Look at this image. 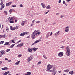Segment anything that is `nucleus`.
<instances>
[{
  "label": "nucleus",
  "mask_w": 75,
  "mask_h": 75,
  "mask_svg": "<svg viewBox=\"0 0 75 75\" xmlns=\"http://www.w3.org/2000/svg\"><path fill=\"white\" fill-rule=\"evenodd\" d=\"M56 73H57V71H53V72L52 73L53 75H55Z\"/></svg>",
  "instance_id": "obj_24"
},
{
  "label": "nucleus",
  "mask_w": 75,
  "mask_h": 75,
  "mask_svg": "<svg viewBox=\"0 0 75 75\" xmlns=\"http://www.w3.org/2000/svg\"><path fill=\"white\" fill-rule=\"evenodd\" d=\"M14 45H15V44H13L10 46V48H13V47H14Z\"/></svg>",
  "instance_id": "obj_27"
},
{
  "label": "nucleus",
  "mask_w": 75,
  "mask_h": 75,
  "mask_svg": "<svg viewBox=\"0 0 75 75\" xmlns=\"http://www.w3.org/2000/svg\"><path fill=\"white\" fill-rule=\"evenodd\" d=\"M52 34V32H51L50 34V36H51Z\"/></svg>",
  "instance_id": "obj_55"
},
{
  "label": "nucleus",
  "mask_w": 75,
  "mask_h": 75,
  "mask_svg": "<svg viewBox=\"0 0 75 75\" xmlns=\"http://www.w3.org/2000/svg\"><path fill=\"white\" fill-rule=\"evenodd\" d=\"M28 52H32V50L30 48H28Z\"/></svg>",
  "instance_id": "obj_13"
},
{
  "label": "nucleus",
  "mask_w": 75,
  "mask_h": 75,
  "mask_svg": "<svg viewBox=\"0 0 75 75\" xmlns=\"http://www.w3.org/2000/svg\"><path fill=\"white\" fill-rule=\"evenodd\" d=\"M29 58H31L32 59H33V55H32L30 56L29 57Z\"/></svg>",
  "instance_id": "obj_39"
},
{
  "label": "nucleus",
  "mask_w": 75,
  "mask_h": 75,
  "mask_svg": "<svg viewBox=\"0 0 75 75\" xmlns=\"http://www.w3.org/2000/svg\"><path fill=\"white\" fill-rule=\"evenodd\" d=\"M12 11H13V12H15L16 11H15V10H14V9H12Z\"/></svg>",
  "instance_id": "obj_61"
},
{
  "label": "nucleus",
  "mask_w": 75,
  "mask_h": 75,
  "mask_svg": "<svg viewBox=\"0 0 75 75\" xmlns=\"http://www.w3.org/2000/svg\"><path fill=\"white\" fill-rule=\"evenodd\" d=\"M65 32H68L69 31V27H67L65 30Z\"/></svg>",
  "instance_id": "obj_9"
},
{
  "label": "nucleus",
  "mask_w": 75,
  "mask_h": 75,
  "mask_svg": "<svg viewBox=\"0 0 75 75\" xmlns=\"http://www.w3.org/2000/svg\"><path fill=\"white\" fill-rule=\"evenodd\" d=\"M60 17L61 18H63L64 17V16L63 15H61V16H60Z\"/></svg>",
  "instance_id": "obj_49"
},
{
  "label": "nucleus",
  "mask_w": 75,
  "mask_h": 75,
  "mask_svg": "<svg viewBox=\"0 0 75 75\" xmlns=\"http://www.w3.org/2000/svg\"><path fill=\"white\" fill-rule=\"evenodd\" d=\"M4 13L5 14H7V11H4Z\"/></svg>",
  "instance_id": "obj_42"
},
{
  "label": "nucleus",
  "mask_w": 75,
  "mask_h": 75,
  "mask_svg": "<svg viewBox=\"0 0 75 75\" xmlns=\"http://www.w3.org/2000/svg\"><path fill=\"white\" fill-rule=\"evenodd\" d=\"M6 54V51H4V53H3L2 54H0V57H2V55H3L4 54Z\"/></svg>",
  "instance_id": "obj_19"
},
{
  "label": "nucleus",
  "mask_w": 75,
  "mask_h": 75,
  "mask_svg": "<svg viewBox=\"0 0 75 75\" xmlns=\"http://www.w3.org/2000/svg\"><path fill=\"white\" fill-rule=\"evenodd\" d=\"M8 68L7 67H4V68H2L1 69H2V70H5V69H8Z\"/></svg>",
  "instance_id": "obj_20"
},
{
  "label": "nucleus",
  "mask_w": 75,
  "mask_h": 75,
  "mask_svg": "<svg viewBox=\"0 0 75 75\" xmlns=\"http://www.w3.org/2000/svg\"><path fill=\"white\" fill-rule=\"evenodd\" d=\"M47 21V19H45V22H46V21Z\"/></svg>",
  "instance_id": "obj_59"
},
{
  "label": "nucleus",
  "mask_w": 75,
  "mask_h": 75,
  "mask_svg": "<svg viewBox=\"0 0 75 75\" xmlns=\"http://www.w3.org/2000/svg\"><path fill=\"white\" fill-rule=\"evenodd\" d=\"M4 43V41H2L0 42V44H2Z\"/></svg>",
  "instance_id": "obj_37"
},
{
  "label": "nucleus",
  "mask_w": 75,
  "mask_h": 75,
  "mask_svg": "<svg viewBox=\"0 0 75 75\" xmlns=\"http://www.w3.org/2000/svg\"><path fill=\"white\" fill-rule=\"evenodd\" d=\"M27 73L28 74V75H30L31 74V72H28Z\"/></svg>",
  "instance_id": "obj_35"
},
{
  "label": "nucleus",
  "mask_w": 75,
  "mask_h": 75,
  "mask_svg": "<svg viewBox=\"0 0 75 75\" xmlns=\"http://www.w3.org/2000/svg\"><path fill=\"white\" fill-rule=\"evenodd\" d=\"M5 60L7 61V60H8V59H7V58H6L5 59Z\"/></svg>",
  "instance_id": "obj_62"
},
{
  "label": "nucleus",
  "mask_w": 75,
  "mask_h": 75,
  "mask_svg": "<svg viewBox=\"0 0 75 75\" xmlns=\"http://www.w3.org/2000/svg\"><path fill=\"white\" fill-rule=\"evenodd\" d=\"M25 34H27V33H22L20 34L19 35H20V36H23V35H25Z\"/></svg>",
  "instance_id": "obj_7"
},
{
  "label": "nucleus",
  "mask_w": 75,
  "mask_h": 75,
  "mask_svg": "<svg viewBox=\"0 0 75 75\" xmlns=\"http://www.w3.org/2000/svg\"><path fill=\"white\" fill-rule=\"evenodd\" d=\"M3 4V3L2 1L0 4V5H2L1 6V8H0V10H2L3 8H4V4Z\"/></svg>",
  "instance_id": "obj_4"
},
{
  "label": "nucleus",
  "mask_w": 75,
  "mask_h": 75,
  "mask_svg": "<svg viewBox=\"0 0 75 75\" xmlns=\"http://www.w3.org/2000/svg\"><path fill=\"white\" fill-rule=\"evenodd\" d=\"M2 38H6V35H2Z\"/></svg>",
  "instance_id": "obj_34"
},
{
  "label": "nucleus",
  "mask_w": 75,
  "mask_h": 75,
  "mask_svg": "<svg viewBox=\"0 0 75 75\" xmlns=\"http://www.w3.org/2000/svg\"><path fill=\"white\" fill-rule=\"evenodd\" d=\"M41 41V40H38L36 41L35 42V44H36V43H37V42H40V41Z\"/></svg>",
  "instance_id": "obj_21"
},
{
  "label": "nucleus",
  "mask_w": 75,
  "mask_h": 75,
  "mask_svg": "<svg viewBox=\"0 0 75 75\" xmlns=\"http://www.w3.org/2000/svg\"><path fill=\"white\" fill-rule=\"evenodd\" d=\"M10 51V49H7L6 50V52H8V51Z\"/></svg>",
  "instance_id": "obj_33"
},
{
  "label": "nucleus",
  "mask_w": 75,
  "mask_h": 75,
  "mask_svg": "<svg viewBox=\"0 0 75 75\" xmlns=\"http://www.w3.org/2000/svg\"><path fill=\"white\" fill-rule=\"evenodd\" d=\"M0 53L3 54L4 52V50H2L0 52Z\"/></svg>",
  "instance_id": "obj_29"
},
{
  "label": "nucleus",
  "mask_w": 75,
  "mask_h": 75,
  "mask_svg": "<svg viewBox=\"0 0 75 75\" xmlns=\"http://www.w3.org/2000/svg\"><path fill=\"white\" fill-rule=\"evenodd\" d=\"M25 23V21H23L22 22L21 25H22V26H23V25H24V23Z\"/></svg>",
  "instance_id": "obj_28"
},
{
  "label": "nucleus",
  "mask_w": 75,
  "mask_h": 75,
  "mask_svg": "<svg viewBox=\"0 0 75 75\" xmlns=\"http://www.w3.org/2000/svg\"><path fill=\"white\" fill-rule=\"evenodd\" d=\"M60 48H62V49L63 50L64 49V46H62V47H60Z\"/></svg>",
  "instance_id": "obj_43"
},
{
  "label": "nucleus",
  "mask_w": 75,
  "mask_h": 75,
  "mask_svg": "<svg viewBox=\"0 0 75 75\" xmlns=\"http://www.w3.org/2000/svg\"><path fill=\"white\" fill-rule=\"evenodd\" d=\"M63 4H65V1L64 0V1H63Z\"/></svg>",
  "instance_id": "obj_51"
},
{
  "label": "nucleus",
  "mask_w": 75,
  "mask_h": 75,
  "mask_svg": "<svg viewBox=\"0 0 75 75\" xmlns=\"http://www.w3.org/2000/svg\"><path fill=\"white\" fill-rule=\"evenodd\" d=\"M10 44L9 43V42H6L5 44L4 45H10Z\"/></svg>",
  "instance_id": "obj_12"
},
{
  "label": "nucleus",
  "mask_w": 75,
  "mask_h": 75,
  "mask_svg": "<svg viewBox=\"0 0 75 75\" xmlns=\"http://www.w3.org/2000/svg\"><path fill=\"white\" fill-rule=\"evenodd\" d=\"M13 19V17H11V18H8V21H11V19Z\"/></svg>",
  "instance_id": "obj_26"
},
{
  "label": "nucleus",
  "mask_w": 75,
  "mask_h": 75,
  "mask_svg": "<svg viewBox=\"0 0 75 75\" xmlns=\"http://www.w3.org/2000/svg\"><path fill=\"white\" fill-rule=\"evenodd\" d=\"M50 36V34L48 33L47 34V35L46 36V38H48L49 36Z\"/></svg>",
  "instance_id": "obj_25"
},
{
  "label": "nucleus",
  "mask_w": 75,
  "mask_h": 75,
  "mask_svg": "<svg viewBox=\"0 0 75 75\" xmlns=\"http://www.w3.org/2000/svg\"><path fill=\"white\" fill-rule=\"evenodd\" d=\"M41 4L43 8H45L46 6L45 4H44L42 3H41Z\"/></svg>",
  "instance_id": "obj_14"
},
{
  "label": "nucleus",
  "mask_w": 75,
  "mask_h": 75,
  "mask_svg": "<svg viewBox=\"0 0 75 75\" xmlns=\"http://www.w3.org/2000/svg\"><path fill=\"white\" fill-rule=\"evenodd\" d=\"M9 29L8 28H7L6 29V31H7V32H8V30H9Z\"/></svg>",
  "instance_id": "obj_45"
},
{
  "label": "nucleus",
  "mask_w": 75,
  "mask_h": 75,
  "mask_svg": "<svg viewBox=\"0 0 75 75\" xmlns=\"http://www.w3.org/2000/svg\"><path fill=\"white\" fill-rule=\"evenodd\" d=\"M66 54L67 56H69L71 55V52H70V50L68 49L66 51Z\"/></svg>",
  "instance_id": "obj_2"
},
{
  "label": "nucleus",
  "mask_w": 75,
  "mask_h": 75,
  "mask_svg": "<svg viewBox=\"0 0 75 75\" xmlns=\"http://www.w3.org/2000/svg\"><path fill=\"white\" fill-rule=\"evenodd\" d=\"M38 48H35L34 47L33 48L32 50H33L34 51H37V50H38Z\"/></svg>",
  "instance_id": "obj_11"
},
{
  "label": "nucleus",
  "mask_w": 75,
  "mask_h": 75,
  "mask_svg": "<svg viewBox=\"0 0 75 75\" xmlns=\"http://www.w3.org/2000/svg\"><path fill=\"white\" fill-rule=\"evenodd\" d=\"M64 55V53L63 52H60L59 53L58 55L59 57H62Z\"/></svg>",
  "instance_id": "obj_6"
},
{
  "label": "nucleus",
  "mask_w": 75,
  "mask_h": 75,
  "mask_svg": "<svg viewBox=\"0 0 75 75\" xmlns=\"http://www.w3.org/2000/svg\"><path fill=\"white\" fill-rule=\"evenodd\" d=\"M66 49H67V50H69V47H66Z\"/></svg>",
  "instance_id": "obj_52"
},
{
  "label": "nucleus",
  "mask_w": 75,
  "mask_h": 75,
  "mask_svg": "<svg viewBox=\"0 0 75 75\" xmlns=\"http://www.w3.org/2000/svg\"><path fill=\"white\" fill-rule=\"evenodd\" d=\"M32 59L30 58V57H29L28 58L27 61L28 62V64H30V62H29L30 61H31Z\"/></svg>",
  "instance_id": "obj_8"
},
{
  "label": "nucleus",
  "mask_w": 75,
  "mask_h": 75,
  "mask_svg": "<svg viewBox=\"0 0 75 75\" xmlns=\"http://www.w3.org/2000/svg\"><path fill=\"white\" fill-rule=\"evenodd\" d=\"M58 72H59V73H61V71H59Z\"/></svg>",
  "instance_id": "obj_63"
},
{
  "label": "nucleus",
  "mask_w": 75,
  "mask_h": 75,
  "mask_svg": "<svg viewBox=\"0 0 75 75\" xmlns=\"http://www.w3.org/2000/svg\"><path fill=\"white\" fill-rule=\"evenodd\" d=\"M11 42H13V43H15V42H14V40H11Z\"/></svg>",
  "instance_id": "obj_44"
},
{
  "label": "nucleus",
  "mask_w": 75,
  "mask_h": 75,
  "mask_svg": "<svg viewBox=\"0 0 75 75\" xmlns=\"http://www.w3.org/2000/svg\"><path fill=\"white\" fill-rule=\"evenodd\" d=\"M74 73H75V72L72 71H70V72L69 73V74H71V75H73V74H74Z\"/></svg>",
  "instance_id": "obj_10"
},
{
  "label": "nucleus",
  "mask_w": 75,
  "mask_h": 75,
  "mask_svg": "<svg viewBox=\"0 0 75 75\" xmlns=\"http://www.w3.org/2000/svg\"><path fill=\"white\" fill-rule=\"evenodd\" d=\"M53 66H51L50 64H48L47 67V71H49L50 69H51V68H52Z\"/></svg>",
  "instance_id": "obj_3"
},
{
  "label": "nucleus",
  "mask_w": 75,
  "mask_h": 75,
  "mask_svg": "<svg viewBox=\"0 0 75 75\" xmlns=\"http://www.w3.org/2000/svg\"><path fill=\"white\" fill-rule=\"evenodd\" d=\"M43 57H44V58H45V59H47V57L46 56H45V55H43Z\"/></svg>",
  "instance_id": "obj_38"
},
{
  "label": "nucleus",
  "mask_w": 75,
  "mask_h": 75,
  "mask_svg": "<svg viewBox=\"0 0 75 75\" xmlns=\"http://www.w3.org/2000/svg\"><path fill=\"white\" fill-rule=\"evenodd\" d=\"M10 14H11V13L13 11V9H10L9 11Z\"/></svg>",
  "instance_id": "obj_32"
},
{
  "label": "nucleus",
  "mask_w": 75,
  "mask_h": 75,
  "mask_svg": "<svg viewBox=\"0 0 75 75\" xmlns=\"http://www.w3.org/2000/svg\"><path fill=\"white\" fill-rule=\"evenodd\" d=\"M36 23H40V21H36Z\"/></svg>",
  "instance_id": "obj_53"
},
{
  "label": "nucleus",
  "mask_w": 75,
  "mask_h": 75,
  "mask_svg": "<svg viewBox=\"0 0 75 75\" xmlns=\"http://www.w3.org/2000/svg\"><path fill=\"white\" fill-rule=\"evenodd\" d=\"M46 8L47 9H50L51 8V7H50V5H48L46 7Z\"/></svg>",
  "instance_id": "obj_22"
},
{
  "label": "nucleus",
  "mask_w": 75,
  "mask_h": 75,
  "mask_svg": "<svg viewBox=\"0 0 75 75\" xmlns=\"http://www.w3.org/2000/svg\"><path fill=\"white\" fill-rule=\"evenodd\" d=\"M11 28V30H16V28H13V27L11 26L10 28Z\"/></svg>",
  "instance_id": "obj_15"
},
{
  "label": "nucleus",
  "mask_w": 75,
  "mask_h": 75,
  "mask_svg": "<svg viewBox=\"0 0 75 75\" xmlns=\"http://www.w3.org/2000/svg\"><path fill=\"white\" fill-rule=\"evenodd\" d=\"M13 19H12L10 21H9V23H14V21H13Z\"/></svg>",
  "instance_id": "obj_23"
},
{
  "label": "nucleus",
  "mask_w": 75,
  "mask_h": 75,
  "mask_svg": "<svg viewBox=\"0 0 75 75\" xmlns=\"http://www.w3.org/2000/svg\"><path fill=\"white\" fill-rule=\"evenodd\" d=\"M13 7H16V5H13L12 6Z\"/></svg>",
  "instance_id": "obj_46"
},
{
  "label": "nucleus",
  "mask_w": 75,
  "mask_h": 75,
  "mask_svg": "<svg viewBox=\"0 0 75 75\" xmlns=\"http://www.w3.org/2000/svg\"><path fill=\"white\" fill-rule=\"evenodd\" d=\"M11 4V3L9 2V3H7L6 4V6H10V5Z\"/></svg>",
  "instance_id": "obj_17"
},
{
  "label": "nucleus",
  "mask_w": 75,
  "mask_h": 75,
  "mask_svg": "<svg viewBox=\"0 0 75 75\" xmlns=\"http://www.w3.org/2000/svg\"><path fill=\"white\" fill-rule=\"evenodd\" d=\"M42 62L41 61L39 62L38 63V65H40L41 63Z\"/></svg>",
  "instance_id": "obj_36"
},
{
  "label": "nucleus",
  "mask_w": 75,
  "mask_h": 75,
  "mask_svg": "<svg viewBox=\"0 0 75 75\" xmlns=\"http://www.w3.org/2000/svg\"><path fill=\"white\" fill-rule=\"evenodd\" d=\"M21 40H19L18 41L17 43H16V44H17L18 43H19V42H21Z\"/></svg>",
  "instance_id": "obj_41"
},
{
  "label": "nucleus",
  "mask_w": 75,
  "mask_h": 75,
  "mask_svg": "<svg viewBox=\"0 0 75 75\" xmlns=\"http://www.w3.org/2000/svg\"><path fill=\"white\" fill-rule=\"evenodd\" d=\"M58 14H59V13H56L57 15H58Z\"/></svg>",
  "instance_id": "obj_64"
},
{
  "label": "nucleus",
  "mask_w": 75,
  "mask_h": 75,
  "mask_svg": "<svg viewBox=\"0 0 75 75\" xmlns=\"http://www.w3.org/2000/svg\"><path fill=\"white\" fill-rule=\"evenodd\" d=\"M35 44V42H34L31 45H34V44Z\"/></svg>",
  "instance_id": "obj_54"
},
{
  "label": "nucleus",
  "mask_w": 75,
  "mask_h": 75,
  "mask_svg": "<svg viewBox=\"0 0 75 75\" xmlns=\"http://www.w3.org/2000/svg\"><path fill=\"white\" fill-rule=\"evenodd\" d=\"M16 28V29H18V27L17 26H16L15 28Z\"/></svg>",
  "instance_id": "obj_60"
},
{
  "label": "nucleus",
  "mask_w": 75,
  "mask_h": 75,
  "mask_svg": "<svg viewBox=\"0 0 75 75\" xmlns=\"http://www.w3.org/2000/svg\"><path fill=\"white\" fill-rule=\"evenodd\" d=\"M10 73V71H8L6 72H5V73H4V75H7L8 74H9Z\"/></svg>",
  "instance_id": "obj_16"
},
{
  "label": "nucleus",
  "mask_w": 75,
  "mask_h": 75,
  "mask_svg": "<svg viewBox=\"0 0 75 75\" xmlns=\"http://www.w3.org/2000/svg\"><path fill=\"white\" fill-rule=\"evenodd\" d=\"M20 7H23V5L21 4L20 5Z\"/></svg>",
  "instance_id": "obj_47"
},
{
  "label": "nucleus",
  "mask_w": 75,
  "mask_h": 75,
  "mask_svg": "<svg viewBox=\"0 0 75 75\" xmlns=\"http://www.w3.org/2000/svg\"><path fill=\"white\" fill-rule=\"evenodd\" d=\"M68 2L71 1V0H66Z\"/></svg>",
  "instance_id": "obj_57"
},
{
  "label": "nucleus",
  "mask_w": 75,
  "mask_h": 75,
  "mask_svg": "<svg viewBox=\"0 0 75 75\" xmlns=\"http://www.w3.org/2000/svg\"><path fill=\"white\" fill-rule=\"evenodd\" d=\"M64 72H69V69H66L64 70Z\"/></svg>",
  "instance_id": "obj_30"
},
{
  "label": "nucleus",
  "mask_w": 75,
  "mask_h": 75,
  "mask_svg": "<svg viewBox=\"0 0 75 75\" xmlns=\"http://www.w3.org/2000/svg\"><path fill=\"white\" fill-rule=\"evenodd\" d=\"M3 38L2 35H0V38Z\"/></svg>",
  "instance_id": "obj_56"
},
{
  "label": "nucleus",
  "mask_w": 75,
  "mask_h": 75,
  "mask_svg": "<svg viewBox=\"0 0 75 75\" xmlns=\"http://www.w3.org/2000/svg\"><path fill=\"white\" fill-rule=\"evenodd\" d=\"M60 33L59 31H58L56 33H55L54 34L55 37H58V35H59Z\"/></svg>",
  "instance_id": "obj_5"
},
{
  "label": "nucleus",
  "mask_w": 75,
  "mask_h": 75,
  "mask_svg": "<svg viewBox=\"0 0 75 75\" xmlns=\"http://www.w3.org/2000/svg\"><path fill=\"white\" fill-rule=\"evenodd\" d=\"M61 0H59V3H61Z\"/></svg>",
  "instance_id": "obj_58"
},
{
  "label": "nucleus",
  "mask_w": 75,
  "mask_h": 75,
  "mask_svg": "<svg viewBox=\"0 0 75 75\" xmlns=\"http://www.w3.org/2000/svg\"><path fill=\"white\" fill-rule=\"evenodd\" d=\"M20 45L21 47L23 45V43L20 44Z\"/></svg>",
  "instance_id": "obj_48"
},
{
  "label": "nucleus",
  "mask_w": 75,
  "mask_h": 75,
  "mask_svg": "<svg viewBox=\"0 0 75 75\" xmlns=\"http://www.w3.org/2000/svg\"><path fill=\"white\" fill-rule=\"evenodd\" d=\"M41 34V32H40L38 30H35L32 34V38L33 39H35L36 35H38L39 34Z\"/></svg>",
  "instance_id": "obj_1"
},
{
  "label": "nucleus",
  "mask_w": 75,
  "mask_h": 75,
  "mask_svg": "<svg viewBox=\"0 0 75 75\" xmlns=\"http://www.w3.org/2000/svg\"><path fill=\"white\" fill-rule=\"evenodd\" d=\"M20 62V61H19L18 62H17L16 63H15V65H18V64H19V63Z\"/></svg>",
  "instance_id": "obj_18"
},
{
  "label": "nucleus",
  "mask_w": 75,
  "mask_h": 75,
  "mask_svg": "<svg viewBox=\"0 0 75 75\" xmlns=\"http://www.w3.org/2000/svg\"><path fill=\"white\" fill-rule=\"evenodd\" d=\"M21 56H22L21 54H19L18 55V57H21Z\"/></svg>",
  "instance_id": "obj_50"
},
{
  "label": "nucleus",
  "mask_w": 75,
  "mask_h": 75,
  "mask_svg": "<svg viewBox=\"0 0 75 75\" xmlns=\"http://www.w3.org/2000/svg\"><path fill=\"white\" fill-rule=\"evenodd\" d=\"M16 47H20L21 46H20V44H19V45H17Z\"/></svg>",
  "instance_id": "obj_40"
},
{
  "label": "nucleus",
  "mask_w": 75,
  "mask_h": 75,
  "mask_svg": "<svg viewBox=\"0 0 75 75\" xmlns=\"http://www.w3.org/2000/svg\"><path fill=\"white\" fill-rule=\"evenodd\" d=\"M55 69H53L52 70H49L48 71V72H53L54 71H55Z\"/></svg>",
  "instance_id": "obj_31"
}]
</instances>
